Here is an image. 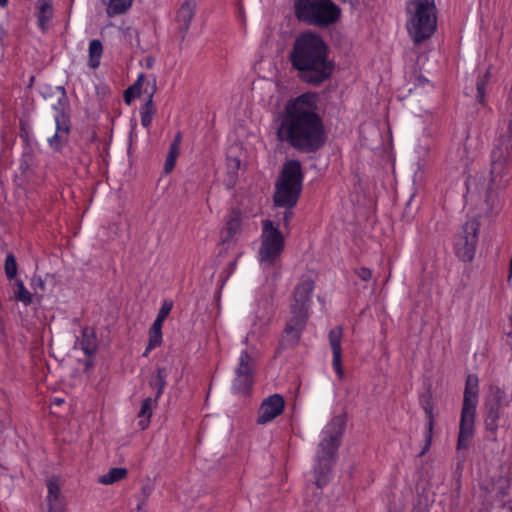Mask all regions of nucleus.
Instances as JSON below:
<instances>
[{"label":"nucleus","instance_id":"1","mask_svg":"<svg viewBox=\"0 0 512 512\" xmlns=\"http://www.w3.org/2000/svg\"><path fill=\"white\" fill-rule=\"evenodd\" d=\"M277 121V139L300 152H315L325 143L324 124L318 113V97L314 93H305L290 100Z\"/></svg>","mask_w":512,"mask_h":512},{"label":"nucleus","instance_id":"2","mask_svg":"<svg viewBox=\"0 0 512 512\" xmlns=\"http://www.w3.org/2000/svg\"><path fill=\"white\" fill-rule=\"evenodd\" d=\"M289 62L305 83L319 85L329 79L334 62L329 57V47L315 32L299 34L289 51Z\"/></svg>","mask_w":512,"mask_h":512},{"label":"nucleus","instance_id":"3","mask_svg":"<svg viewBox=\"0 0 512 512\" xmlns=\"http://www.w3.org/2000/svg\"><path fill=\"white\" fill-rule=\"evenodd\" d=\"M437 28V10L434 0H408L406 29L415 44L431 38Z\"/></svg>","mask_w":512,"mask_h":512},{"label":"nucleus","instance_id":"4","mask_svg":"<svg viewBox=\"0 0 512 512\" xmlns=\"http://www.w3.org/2000/svg\"><path fill=\"white\" fill-rule=\"evenodd\" d=\"M344 430V423L341 418H333L322 430L321 440L316 454V465L314 467L315 483L321 488L327 484L331 471V464L340 444Z\"/></svg>","mask_w":512,"mask_h":512},{"label":"nucleus","instance_id":"5","mask_svg":"<svg viewBox=\"0 0 512 512\" xmlns=\"http://www.w3.org/2000/svg\"><path fill=\"white\" fill-rule=\"evenodd\" d=\"M258 333L256 324L242 339L241 343L245 345L239 354L237 364L234 368V378L232 382V390L236 394H246L254 383V374L256 372L259 351L253 344Z\"/></svg>","mask_w":512,"mask_h":512},{"label":"nucleus","instance_id":"6","mask_svg":"<svg viewBox=\"0 0 512 512\" xmlns=\"http://www.w3.org/2000/svg\"><path fill=\"white\" fill-rule=\"evenodd\" d=\"M295 15L309 25L329 27L341 19L342 10L332 0H296Z\"/></svg>","mask_w":512,"mask_h":512},{"label":"nucleus","instance_id":"7","mask_svg":"<svg viewBox=\"0 0 512 512\" xmlns=\"http://www.w3.org/2000/svg\"><path fill=\"white\" fill-rule=\"evenodd\" d=\"M303 174L298 160L287 161L282 168L280 178L276 183L274 202L276 206L292 208L296 205L301 188Z\"/></svg>","mask_w":512,"mask_h":512},{"label":"nucleus","instance_id":"8","mask_svg":"<svg viewBox=\"0 0 512 512\" xmlns=\"http://www.w3.org/2000/svg\"><path fill=\"white\" fill-rule=\"evenodd\" d=\"M258 260L264 265L276 264L285 247V237L269 219L262 221Z\"/></svg>","mask_w":512,"mask_h":512},{"label":"nucleus","instance_id":"9","mask_svg":"<svg viewBox=\"0 0 512 512\" xmlns=\"http://www.w3.org/2000/svg\"><path fill=\"white\" fill-rule=\"evenodd\" d=\"M479 224L475 220L467 221L454 237V253L463 262H472L478 242Z\"/></svg>","mask_w":512,"mask_h":512},{"label":"nucleus","instance_id":"10","mask_svg":"<svg viewBox=\"0 0 512 512\" xmlns=\"http://www.w3.org/2000/svg\"><path fill=\"white\" fill-rule=\"evenodd\" d=\"M511 120L509 121L508 131L504 136L498 139L495 148L492 151L491 174L492 180L495 181L500 176L511 159L512 153V136H511Z\"/></svg>","mask_w":512,"mask_h":512},{"label":"nucleus","instance_id":"11","mask_svg":"<svg viewBox=\"0 0 512 512\" xmlns=\"http://www.w3.org/2000/svg\"><path fill=\"white\" fill-rule=\"evenodd\" d=\"M67 101L65 97L59 99L58 106L54 105L53 108L56 110L54 116L56 131L54 135L48 138L49 146L59 151L68 141V135L70 132L69 118L66 114Z\"/></svg>","mask_w":512,"mask_h":512},{"label":"nucleus","instance_id":"12","mask_svg":"<svg viewBox=\"0 0 512 512\" xmlns=\"http://www.w3.org/2000/svg\"><path fill=\"white\" fill-rule=\"evenodd\" d=\"M285 400L280 394H272L263 399L258 409L257 424L266 425L283 413Z\"/></svg>","mask_w":512,"mask_h":512},{"label":"nucleus","instance_id":"13","mask_svg":"<svg viewBox=\"0 0 512 512\" xmlns=\"http://www.w3.org/2000/svg\"><path fill=\"white\" fill-rule=\"evenodd\" d=\"M314 289V283L310 279L302 280L295 288L291 309L293 311L309 312L311 305V294Z\"/></svg>","mask_w":512,"mask_h":512},{"label":"nucleus","instance_id":"14","mask_svg":"<svg viewBox=\"0 0 512 512\" xmlns=\"http://www.w3.org/2000/svg\"><path fill=\"white\" fill-rule=\"evenodd\" d=\"M308 319V312L293 311L291 309V316L289 317L286 327L284 329L285 339L291 344L297 343L301 334L306 326Z\"/></svg>","mask_w":512,"mask_h":512},{"label":"nucleus","instance_id":"15","mask_svg":"<svg viewBox=\"0 0 512 512\" xmlns=\"http://www.w3.org/2000/svg\"><path fill=\"white\" fill-rule=\"evenodd\" d=\"M343 329L337 326L330 330L328 338L329 345L332 350V366L339 378L344 377V370L342 367V342Z\"/></svg>","mask_w":512,"mask_h":512},{"label":"nucleus","instance_id":"16","mask_svg":"<svg viewBox=\"0 0 512 512\" xmlns=\"http://www.w3.org/2000/svg\"><path fill=\"white\" fill-rule=\"evenodd\" d=\"M474 422L475 415L461 414L457 449L460 450L468 447L469 440L474 433Z\"/></svg>","mask_w":512,"mask_h":512},{"label":"nucleus","instance_id":"17","mask_svg":"<svg viewBox=\"0 0 512 512\" xmlns=\"http://www.w3.org/2000/svg\"><path fill=\"white\" fill-rule=\"evenodd\" d=\"M241 216L237 211H232L229 215L228 220L226 221L225 229H224V242L233 241L240 233H241Z\"/></svg>","mask_w":512,"mask_h":512},{"label":"nucleus","instance_id":"18","mask_svg":"<svg viewBox=\"0 0 512 512\" xmlns=\"http://www.w3.org/2000/svg\"><path fill=\"white\" fill-rule=\"evenodd\" d=\"M195 5L189 0L184 2L181 8L177 12L176 20L179 23V27L182 31L186 32L189 28L191 20L194 16Z\"/></svg>","mask_w":512,"mask_h":512},{"label":"nucleus","instance_id":"19","mask_svg":"<svg viewBox=\"0 0 512 512\" xmlns=\"http://www.w3.org/2000/svg\"><path fill=\"white\" fill-rule=\"evenodd\" d=\"M423 409H424V412L427 417V424H426V432H425V436H424L425 444H424L422 451L420 452V456H423L430 449L432 439H433V429H434V424H435L433 407L430 404H427L423 407Z\"/></svg>","mask_w":512,"mask_h":512},{"label":"nucleus","instance_id":"20","mask_svg":"<svg viewBox=\"0 0 512 512\" xmlns=\"http://www.w3.org/2000/svg\"><path fill=\"white\" fill-rule=\"evenodd\" d=\"M103 55V45L100 40L93 39L88 48V66L91 69L99 67Z\"/></svg>","mask_w":512,"mask_h":512},{"label":"nucleus","instance_id":"21","mask_svg":"<svg viewBox=\"0 0 512 512\" xmlns=\"http://www.w3.org/2000/svg\"><path fill=\"white\" fill-rule=\"evenodd\" d=\"M47 503L65 502L61 495V482L58 477H52L47 481Z\"/></svg>","mask_w":512,"mask_h":512},{"label":"nucleus","instance_id":"22","mask_svg":"<svg viewBox=\"0 0 512 512\" xmlns=\"http://www.w3.org/2000/svg\"><path fill=\"white\" fill-rule=\"evenodd\" d=\"M127 474L128 471L126 468L114 467L111 468L107 473L99 476L98 482L103 485H111L125 479Z\"/></svg>","mask_w":512,"mask_h":512},{"label":"nucleus","instance_id":"23","mask_svg":"<svg viewBox=\"0 0 512 512\" xmlns=\"http://www.w3.org/2000/svg\"><path fill=\"white\" fill-rule=\"evenodd\" d=\"M154 404L155 400L152 398H146L142 401L141 408L138 413V417L140 418L138 425L142 430L146 429L150 423Z\"/></svg>","mask_w":512,"mask_h":512},{"label":"nucleus","instance_id":"24","mask_svg":"<svg viewBox=\"0 0 512 512\" xmlns=\"http://www.w3.org/2000/svg\"><path fill=\"white\" fill-rule=\"evenodd\" d=\"M133 0H102L109 16L120 15L128 10Z\"/></svg>","mask_w":512,"mask_h":512},{"label":"nucleus","instance_id":"25","mask_svg":"<svg viewBox=\"0 0 512 512\" xmlns=\"http://www.w3.org/2000/svg\"><path fill=\"white\" fill-rule=\"evenodd\" d=\"M180 142H181V134L178 133L176 135L174 141L170 145L169 153H168L166 161H165V171L167 173L171 172L175 166L176 159L179 156V152H180Z\"/></svg>","mask_w":512,"mask_h":512},{"label":"nucleus","instance_id":"26","mask_svg":"<svg viewBox=\"0 0 512 512\" xmlns=\"http://www.w3.org/2000/svg\"><path fill=\"white\" fill-rule=\"evenodd\" d=\"M487 406V415L485 418L486 428L490 431H496L498 428V420L500 418V409L502 406L495 405L492 403H486Z\"/></svg>","mask_w":512,"mask_h":512},{"label":"nucleus","instance_id":"27","mask_svg":"<svg viewBox=\"0 0 512 512\" xmlns=\"http://www.w3.org/2000/svg\"><path fill=\"white\" fill-rule=\"evenodd\" d=\"M162 342V326L158 324H152L149 330V343L144 352V356H147L148 353L158 347Z\"/></svg>","mask_w":512,"mask_h":512},{"label":"nucleus","instance_id":"28","mask_svg":"<svg viewBox=\"0 0 512 512\" xmlns=\"http://www.w3.org/2000/svg\"><path fill=\"white\" fill-rule=\"evenodd\" d=\"M38 19L41 27H44L53 16L51 0H38Z\"/></svg>","mask_w":512,"mask_h":512},{"label":"nucleus","instance_id":"29","mask_svg":"<svg viewBox=\"0 0 512 512\" xmlns=\"http://www.w3.org/2000/svg\"><path fill=\"white\" fill-rule=\"evenodd\" d=\"M16 290L14 291L15 300L28 306L33 301V294L27 290L22 280L15 282Z\"/></svg>","mask_w":512,"mask_h":512},{"label":"nucleus","instance_id":"30","mask_svg":"<svg viewBox=\"0 0 512 512\" xmlns=\"http://www.w3.org/2000/svg\"><path fill=\"white\" fill-rule=\"evenodd\" d=\"M141 124L145 128H149L152 123L153 116L155 114V108L152 101V94H150L148 101L141 108Z\"/></svg>","mask_w":512,"mask_h":512},{"label":"nucleus","instance_id":"31","mask_svg":"<svg viewBox=\"0 0 512 512\" xmlns=\"http://www.w3.org/2000/svg\"><path fill=\"white\" fill-rule=\"evenodd\" d=\"M488 403L495 405L504 406L508 404L506 393L499 387H491L489 396L487 399Z\"/></svg>","mask_w":512,"mask_h":512},{"label":"nucleus","instance_id":"32","mask_svg":"<svg viewBox=\"0 0 512 512\" xmlns=\"http://www.w3.org/2000/svg\"><path fill=\"white\" fill-rule=\"evenodd\" d=\"M477 403H478V395L464 393L463 407H462L461 414L475 415Z\"/></svg>","mask_w":512,"mask_h":512},{"label":"nucleus","instance_id":"33","mask_svg":"<svg viewBox=\"0 0 512 512\" xmlns=\"http://www.w3.org/2000/svg\"><path fill=\"white\" fill-rule=\"evenodd\" d=\"M166 377L167 373L165 368H158L156 370L153 385L157 388V397L163 393L164 387L166 385Z\"/></svg>","mask_w":512,"mask_h":512},{"label":"nucleus","instance_id":"34","mask_svg":"<svg viewBox=\"0 0 512 512\" xmlns=\"http://www.w3.org/2000/svg\"><path fill=\"white\" fill-rule=\"evenodd\" d=\"M5 274L9 280L16 277L17 274V262L13 254H8L5 259Z\"/></svg>","mask_w":512,"mask_h":512},{"label":"nucleus","instance_id":"35","mask_svg":"<svg viewBox=\"0 0 512 512\" xmlns=\"http://www.w3.org/2000/svg\"><path fill=\"white\" fill-rule=\"evenodd\" d=\"M479 391V379L474 374H469L466 378V384H465V394H476L478 395Z\"/></svg>","mask_w":512,"mask_h":512},{"label":"nucleus","instance_id":"36","mask_svg":"<svg viewBox=\"0 0 512 512\" xmlns=\"http://www.w3.org/2000/svg\"><path fill=\"white\" fill-rule=\"evenodd\" d=\"M172 309V303L165 301L161 307V309L158 312V315L153 322V324H158L159 326L163 325L164 320L169 315L170 311Z\"/></svg>","mask_w":512,"mask_h":512},{"label":"nucleus","instance_id":"37","mask_svg":"<svg viewBox=\"0 0 512 512\" xmlns=\"http://www.w3.org/2000/svg\"><path fill=\"white\" fill-rule=\"evenodd\" d=\"M489 71H487L482 79L477 82V95L476 98L479 102L483 103L485 97V86L489 81Z\"/></svg>","mask_w":512,"mask_h":512},{"label":"nucleus","instance_id":"38","mask_svg":"<svg viewBox=\"0 0 512 512\" xmlns=\"http://www.w3.org/2000/svg\"><path fill=\"white\" fill-rule=\"evenodd\" d=\"M142 77L143 76H140L138 78V80L136 81V83L133 86L129 87L125 91V101L128 104L131 102V98H135V97H138L140 95L139 84H140V81L142 80Z\"/></svg>","mask_w":512,"mask_h":512},{"label":"nucleus","instance_id":"39","mask_svg":"<svg viewBox=\"0 0 512 512\" xmlns=\"http://www.w3.org/2000/svg\"><path fill=\"white\" fill-rule=\"evenodd\" d=\"M30 285H31V288L34 290L35 295H37V293L39 291H41V292L45 291L46 284H45V281L42 279L41 276L34 275L31 278Z\"/></svg>","mask_w":512,"mask_h":512},{"label":"nucleus","instance_id":"40","mask_svg":"<svg viewBox=\"0 0 512 512\" xmlns=\"http://www.w3.org/2000/svg\"><path fill=\"white\" fill-rule=\"evenodd\" d=\"M46 512H66L65 502L47 503Z\"/></svg>","mask_w":512,"mask_h":512},{"label":"nucleus","instance_id":"41","mask_svg":"<svg viewBox=\"0 0 512 512\" xmlns=\"http://www.w3.org/2000/svg\"><path fill=\"white\" fill-rule=\"evenodd\" d=\"M355 274L363 281H369L372 277V272L369 268L361 267L355 270Z\"/></svg>","mask_w":512,"mask_h":512},{"label":"nucleus","instance_id":"42","mask_svg":"<svg viewBox=\"0 0 512 512\" xmlns=\"http://www.w3.org/2000/svg\"><path fill=\"white\" fill-rule=\"evenodd\" d=\"M415 86H416V88L429 89V88H432L433 85L425 77L418 76L416 78Z\"/></svg>","mask_w":512,"mask_h":512},{"label":"nucleus","instance_id":"43","mask_svg":"<svg viewBox=\"0 0 512 512\" xmlns=\"http://www.w3.org/2000/svg\"><path fill=\"white\" fill-rule=\"evenodd\" d=\"M290 209L291 208H287V210L284 212V215H283V226L285 228H288L289 222L293 216V212Z\"/></svg>","mask_w":512,"mask_h":512},{"label":"nucleus","instance_id":"44","mask_svg":"<svg viewBox=\"0 0 512 512\" xmlns=\"http://www.w3.org/2000/svg\"><path fill=\"white\" fill-rule=\"evenodd\" d=\"M81 348L86 355H91L95 351L94 345H91L90 343H85L84 341L81 342Z\"/></svg>","mask_w":512,"mask_h":512},{"label":"nucleus","instance_id":"45","mask_svg":"<svg viewBox=\"0 0 512 512\" xmlns=\"http://www.w3.org/2000/svg\"><path fill=\"white\" fill-rule=\"evenodd\" d=\"M135 512H146L145 509H144V503L143 502L137 505V508H136Z\"/></svg>","mask_w":512,"mask_h":512},{"label":"nucleus","instance_id":"46","mask_svg":"<svg viewBox=\"0 0 512 512\" xmlns=\"http://www.w3.org/2000/svg\"><path fill=\"white\" fill-rule=\"evenodd\" d=\"M4 35H5V30L2 26H0V43L2 42Z\"/></svg>","mask_w":512,"mask_h":512},{"label":"nucleus","instance_id":"47","mask_svg":"<svg viewBox=\"0 0 512 512\" xmlns=\"http://www.w3.org/2000/svg\"><path fill=\"white\" fill-rule=\"evenodd\" d=\"M9 0H0V7L5 8L8 5Z\"/></svg>","mask_w":512,"mask_h":512},{"label":"nucleus","instance_id":"48","mask_svg":"<svg viewBox=\"0 0 512 512\" xmlns=\"http://www.w3.org/2000/svg\"><path fill=\"white\" fill-rule=\"evenodd\" d=\"M512 277V257H511V260H510V275H509V279Z\"/></svg>","mask_w":512,"mask_h":512}]
</instances>
